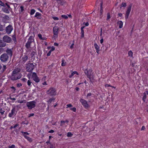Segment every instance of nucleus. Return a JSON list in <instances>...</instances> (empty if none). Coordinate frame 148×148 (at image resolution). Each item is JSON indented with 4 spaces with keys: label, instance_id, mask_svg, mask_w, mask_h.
Here are the masks:
<instances>
[{
    "label": "nucleus",
    "instance_id": "f257e3e1",
    "mask_svg": "<svg viewBox=\"0 0 148 148\" xmlns=\"http://www.w3.org/2000/svg\"><path fill=\"white\" fill-rule=\"evenodd\" d=\"M46 92L48 95L50 96H55L56 95V90L53 87H51L49 88Z\"/></svg>",
    "mask_w": 148,
    "mask_h": 148
},
{
    "label": "nucleus",
    "instance_id": "f03ea898",
    "mask_svg": "<svg viewBox=\"0 0 148 148\" xmlns=\"http://www.w3.org/2000/svg\"><path fill=\"white\" fill-rule=\"evenodd\" d=\"M34 68V65L32 63H27L26 64V69L27 72H32Z\"/></svg>",
    "mask_w": 148,
    "mask_h": 148
},
{
    "label": "nucleus",
    "instance_id": "7ed1b4c3",
    "mask_svg": "<svg viewBox=\"0 0 148 148\" xmlns=\"http://www.w3.org/2000/svg\"><path fill=\"white\" fill-rule=\"evenodd\" d=\"M18 108V106H15L11 110V112L10 113L8 114L9 117H13L14 116L16 115L17 111L16 109Z\"/></svg>",
    "mask_w": 148,
    "mask_h": 148
},
{
    "label": "nucleus",
    "instance_id": "20e7f679",
    "mask_svg": "<svg viewBox=\"0 0 148 148\" xmlns=\"http://www.w3.org/2000/svg\"><path fill=\"white\" fill-rule=\"evenodd\" d=\"M36 103V102L34 101L28 102L26 103V106L29 109H32L35 107Z\"/></svg>",
    "mask_w": 148,
    "mask_h": 148
},
{
    "label": "nucleus",
    "instance_id": "39448f33",
    "mask_svg": "<svg viewBox=\"0 0 148 148\" xmlns=\"http://www.w3.org/2000/svg\"><path fill=\"white\" fill-rule=\"evenodd\" d=\"M9 57L6 53H4L1 56L0 60L2 62H5L7 61Z\"/></svg>",
    "mask_w": 148,
    "mask_h": 148
},
{
    "label": "nucleus",
    "instance_id": "423d86ee",
    "mask_svg": "<svg viewBox=\"0 0 148 148\" xmlns=\"http://www.w3.org/2000/svg\"><path fill=\"white\" fill-rule=\"evenodd\" d=\"M80 101L85 108L87 109L90 107V105L88 103L87 101L85 100L81 99L80 100Z\"/></svg>",
    "mask_w": 148,
    "mask_h": 148
},
{
    "label": "nucleus",
    "instance_id": "0eeeda50",
    "mask_svg": "<svg viewBox=\"0 0 148 148\" xmlns=\"http://www.w3.org/2000/svg\"><path fill=\"white\" fill-rule=\"evenodd\" d=\"M21 77V75H18L16 74H14V73H12L10 78L12 80L14 81L20 79Z\"/></svg>",
    "mask_w": 148,
    "mask_h": 148
},
{
    "label": "nucleus",
    "instance_id": "6e6552de",
    "mask_svg": "<svg viewBox=\"0 0 148 148\" xmlns=\"http://www.w3.org/2000/svg\"><path fill=\"white\" fill-rule=\"evenodd\" d=\"M28 59V56L26 53H25V55H23L22 58H21L20 62L22 64H24L27 61Z\"/></svg>",
    "mask_w": 148,
    "mask_h": 148
},
{
    "label": "nucleus",
    "instance_id": "1a4fd4ad",
    "mask_svg": "<svg viewBox=\"0 0 148 148\" xmlns=\"http://www.w3.org/2000/svg\"><path fill=\"white\" fill-rule=\"evenodd\" d=\"M132 7V4H130L129 5V6L127 8L125 16V18L126 19H127L128 18L129 15L130 14V12L131 10Z\"/></svg>",
    "mask_w": 148,
    "mask_h": 148
},
{
    "label": "nucleus",
    "instance_id": "9d476101",
    "mask_svg": "<svg viewBox=\"0 0 148 148\" xmlns=\"http://www.w3.org/2000/svg\"><path fill=\"white\" fill-rule=\"evenodd\" d=\"M5 111L4 109H2L1 108H0V119H1V118H2L4 119L6 117V115L5 114Z\"/></svg>",
    "mask_w": 148,
    "mask_h": 148
},
{
    "label": "nucleus",
    "instance_id": "9b49d317",
    "mask_svg": "<svg viewBox=\"0 0 148 148\" xmlns=\"http://www.w3.org/2000/svg\"><path fill=\"white\" fill-rule=\"evenodd\" d=\"M32 77L33 80L36 82H38L40 81V79L37 76L36 74L34 72L32 73Z\"/></svg>",
    "mask_w": 148,
    "mask_h": 148
},
{
    "label": "nucleus",
    "instance_id": "f8f14e48",
    "mask_svg": "<svg viewBox=\"0 0 148 148\" xmlns=\"http://www.w3.org/2000/svg\"><path fill=\"white\" fill-rule=\"evenodd\" d=\"M13 49L12 48L11 49H9L8 48L6 51V54L9 56V57H11L13 54Z\"/></svg>",
    "mask_w": 148,
    "mask_h": 148
},
{
    "label": "nucleus",
    "instance_id": "ddd939ff",
    "mask_svg": "<svg viewBox=\"0 0 148 148\" xmlns=\"http://www.w3.org/2000/svg\"><path fill=\"white\" fill-rule=\"evenodd\" d=\"M13 29V28L12 26L10 25L6 27V31L7 33L9 34L11 33Z\"/></svg>",
    "mask_w": 148,
    "mask_h": 148
},
{
    "label": "nucleus",
    "instance_id": "4468645a",
    "mask_svg": "<svg viewBox=\"0 0 148 148\" xmlns=\"http://www.w3.org/2000/svg\"><path fill=\"white\" fill-rule=\"evenodd\" d=\"M85 73L86 74V73ZM87 77L89 78L90 81L91 82H93L94 80L93 75L91 74H89L88 71H87Z\"/></svg>",
    "mask_w": 148,
    "mask_h": 148
},
{
    "label": "nucleus",
    "instance_id": "2eb2a0df",
    "mask_svg": "<svg viewBox=\"0 0 148 148\" xmlns=\"http://www.w3.org/2000/svg\"><path fill=\"white\" fill-rule=\"evenodd\" d=\"M58 27L57 26H55L53 27V31L55 37L57 36L58 33Z\"/></svg>",
    "mask_w": 148,
    "mask_h": 148
},
{
    "label": "nucleus",
    "instance_id": "dca6fc26",
    "mask_svg": "<svg viewBox=\"0 0 148 148\" xmlns=\"http://www.w3.org/2000/svg\"><path fill=\"white\" fill-rule=\"evenodd\" d=\"M21 71V69L17 68L14 69L12 71V73H14V74H16L18 75H21V74L19 73Z\"/></svg>",
    "mask_w": 148,
    "mask_h": 148
},
{
    "label": "nucleus",
    "instance_id": "f3484780",
    "mask_svg": "<svg viewBox=\"0 0 148 148\" xmlns=\"http://www.w3.org/2000/svg\"><path fill=\"white\" fill-rule=\"evenodd\" d=\"M94 46L95 49L96 50V52L98 54L99 53L100 51V47L96 43H95Z\"/></svg>",
    "mask_w": 148,
    "mask_h": 148
},
{
    "label": "nucleus",
    "instance_id": "a211bd4d",
    "mask_svg": "<svg viewBox=\"0 0 148 148\" xmlns=\"http://www.w3.org/2000/svg\"><path fill=\"white\" fill-rule=\"evenodd\" d=\"M3 40L4 42L8 43H10L12 41L11 38H3Z\"/></svg>",
    "mask_w": 148,
    "mask_h": 148
},
{
    "label": "nucleus",
    "instance_id": "6ab92c4d",
    "mask_svg": "<svg viewBox=\"0 0 148 148\" xmlns=\"http://www.w3.org/2000/svg\"><path fill=\"white\" fill-rule=\"evenodd\" d=\"M2 40H0V47H3L6 46V43Z\"/></svg>",
    "mask_w": 148,
    "mask_h": 148
},
{
    "label": "nucleus",
    "instance_id": "aec40b11",
    "mask_svg": "<svg viewBox=\"0 0 148 148\" xmlns=\"http://www.w3.org/2000/svg\"><path fill=\"white\" fill-rule=\"evenodd\" d=\"M117 23L119 25V27L121 28L123 27V23L121 21H119Z\"/></svg>",
    "mask_w": 148,
    "mask_h": 148
},
{
    "label": "nucleus",
    "instance_id": "412c9836",
    "mask_svg": "<svg viewBox=\"0 0 148 148\" xmlns=\"http://www.w3.org/2000/svg\"><path fill=\"white\" fill-rule=\"evenodd\" d=\"M75 74H76L77 75H78V74H79L77 72H76V71H73V72H72L71 73V75L69 76V77L70 78L73 75H74Z\"/></svg>",
    "mask_w": 148,
    "mask_h": 148
},
{
    "label": "nucleus",
    "instance_id": "4be33fe9",
    "mask_svg": "<svg viewBox=\"0 0 148 148\" xmlns=\"http://www.w3.org/2000/svg\"><path fill=\"white\" fill-rule=\"evenodd\" d=\"M30 46V44L29 43V42H27L25 45V47L27 49H28Z\"/></svg>",
    "mask_w": 148,
    "mask_h": 148
},
{
    "label": "nucleus",
    "instance_id": "5701e85b",
    "mask_svg": "<svg viewBox=\"0 0 148 148\" xmlns=\"http://www.w3.org/2000/svg\"><path fill=\"white\" fill-rule=\"evenodd\" d=\"M3 10L4 12L6 13H9V9L6 8H3Z\"/></svg>",
    "mask_w": 148,
    "mask_h": 148
},
{
    "label": "nucleus",
    "instance_id": "b1692460",
    "mask_svg": "<svg viewBox=\"0 0 148 148\" xmlns=\"http://www.w3.org/2000/svg\"><path fill=\"white\" fill-rule=\"evenodd\" d=\"M147 95L144 92L143 93V99H142L143 100V101H144V102H145V99H146L147 98Z\"/></svg>",
    "mask_w": 148,
    "mask_h": 148
},
{
    "label": "nucleus",
    "instance_id": "393cba45",
    "mask_svg": "<svg viewBox=\"0 0 148 148\" xmlns=\"http://www.w3.org/2000/svg\"><path fill=\"white\" fill-rule=\"evenodd\" d=\"M84 27H81V34H82L81 37H84V31H83V29Z\"/></svg>",
    "mask_w": 148,
    "mask_h": 148
},
{
    "label": "nucleus",
    "instance_id": "a878e982",
    "mask_svg": "<svg viewBox=\"0 0 148 148\" xmlns=\"http://www.w3.org/2000/svg\"><path fill=\"white\" fill-rule=\"evenodd\" d=\"M133 53L131 51H130L128 52V55L129 56H130L131 57H132V58H133Z\"/></svg>",
    "mask_w": 148,
    "mask_h": 148
},
{
    "label": "nucleus",
    "instance_id": "bb28decb",
    "mask_svg": "<svg viewBox=\"0 0 148 148\" xmlns=\"http://www.w3.org/2000/svg\"><path fill=\"white\" fill-rule=\"evenodd\" d=\"M41 15L38 12H36V14L35 15V17H37V18H39L38 17L39 16H40Z\"/></svg>",
    "mask_w": 148,
    "mask_h": 148
},
{
    "label": "nucleus",
    "instance_id": "cd10ccee",
    "mask_svg": "<svg viewBox=\"0 0 148 148\" xmlns=\"http://www.w3.org/2000/svg\"><path fill=\"white\" fill-rule=\"evenodd\" d=\"M69 122V121L67 120H66L65 121H61V126L63 125V124L65 123H67Z\"/></svg>",
    "mask_w": 148,
    "mask_h": 148
},
{
    "label": "nucleus",
    "instance_id": "c85d7f7f",
    "mask_svg": "<svg viewBox=\"0 0 148 148\" xmlns=\"http://www.w3.org/2000/svg\"><path fill=\"white\" fill-rule=\"evenodd\" d=\"M55 99L54 98H51L49 99L48 101L47 102L51 103V102L53 101H54Z\"/></svg>",
    "mask_w": 148,
    "mask_h": 148
},
{
    "label": "nucleus",
    "instance_id": "c756f323",
    "mask_svg": "<svg viewBox=\"0 0 148 148\" xmlns=\"http://www.w3.org/2000/svg\"><path fill=\"white\" fill-rule=\"evenodd\" d=\"M34 41V40L33 38H29L27 42H29V43L31 44V43L33 42Z\"/></svg>",
    "mask_w": 148,
    "mask_h": 148
},
{
    "label": "nucleus",
    "instance_id": "7c9ffc66",
    "mask_svg": "<svg viewBox=\"0 0 148 148\" xmlns=\"http://www.w3.org/2000/svg\"><path fill=\"white\" fill-rule=\"evenodd\" d=\"M32 83V82L30 80H28L27 82V84L29 86H31Z\"/></svg>",
    "mask_w": 148,
    "mask_h": 148
},
{
    "label": "nucleus",
    "instance_id": "2f4dec72",
    "mask_svg": "<svg viewBox=\"0 0 148 148\" xmlns=\"http://www.w3.org/2000/svg\"><path fill=\"white\" fill-rule=\"evenodd\" d=\"M66 65V62H65V61L63 59L62 61V64L61 65L62 66H64Z\"/></svg>",
    "mask_w": 148,
    "mask_h": 148
},
{
    "label": "nucleus",
    "instance_id": "473e14b6",
    "mask_svg": "<svg viewBox=\"0 0 148 148\" xmlns=\"http://www.w3.org/2000/svg\"><path fill=\"white\" fill-rule=\"evenodd\" d=\"M4 27L0 24V31H2L4 29Z\"/></svg>",
    "mask_w": 148,
    "mask_h": 148
},
{
    "label": "nucleus",
    "instance_id": "72a5a7b5",
    "mask_svg": "<svg viewBox=\"0 0 148 148\" xmlns=\"http://www.w3.org/2000/svg\"><path fill=\"white\" fill-rule=\"evenodd\" d=\"M21 132L22 133V135L24 136V135H29V133L26 132H23L22 131Z\"/></svg>",
    "mask_w": 148,
    "mask_h": 148
},
{
    "label": "nucleus",
    "instance_id": "f704fd0d",
    "mask_svg": "<svg viewBox=\"0 0 148 148\" xmlns=\"http://www.w3.org/2000/svg\"><path fill=\"white\" fill-rule=\"evenodd\" d=\"M35 12H36V11L35 10H34V9L31 10V12H30V14L31 15H33V14H34Z\"/></svg>",
    "mask_w": 148,
    "mask_h": 148
},
{
    "label": "nucleus",
    "instance_id": "c9c22d12",
    "mask_svg": "<svg viewBox=\"0 0 148 148\" xmlns=\"http://www.w3.org/2000/svg\"><path fill=\"white\" fill-rule=\"evenodd\" d=\"M73 134L71 132H69L67 133V136L68 137H71L72 136Z\"/></svg>",
    "mask_w": 148,
    "mask_h": 148
},
{
    "label": "nucleus",
    "instance_id": "e433bc0d",
    "mask_svg": "<svg viewBox=\"0 0 148 148\" xmlns=\"http://www.w3.org/2000/svg\"><path fill=\"white\" fill-rule=\"evenodd\" d=\"M26 139H27L29 142H31L32 141V139L31 138H30L28 136L27 137V138Z\"/></svg>",
    "mask_w": 148,
    "mask_h": 148
},
{
    "label": "nucleus",
    "instance_id": "4c0bfd02",
    "mask_svg": "<svg viewBox=\"0 0 148 148\" xmlns=\"http://www.w3.org/2000/svg\"><path fill=\"white\" fill-rule=\"evenodd\" d=\"M61 17L65 19H67L68 18V16L65 15H61Z\"/></svg>",
    "mask_w": 148,
    "mask_h": 148
},
{
    "label": "nucleus",
    "instance_id": "58836bf2",
    "mask_svg": "<svg viewBox=\"0 0 148 148\" xmlns=\"http://www.w3.org/2000/svg\"><path fill=\"white\" fill-rule=\"evenodd\" d=\"M110 18V14L109 13H108L107 14V20L109 19Z\"/></svg>",
    "mask_w": 148,
    "mask_h": 148
},
{
    "label": "nucleus",
    "instance_id": "ea45409f",
    "mask_svg": "<svg viewBox=\"0 0 148 148\" xmlns=\"http://www.w3.org/2000/svg\"><path fill=\"white\" fill-rule=\"evenodd\" d=\"M52 18L54 20H59V18L56 17H54V16H52Z\"/></svg>",
    "mask_w": 148,
    "mask_h": 148
},
{
    "label": "nucleus",
    "instance_id": "a19ab883",
    "mask_svg": "<svg viewBox=\"0 0 148 148\" xmlns=\"http://www.w3.org/2000/svg\"><path fill=\"white\" fill-rule=\"evenodd\" d=\"M71 110L73 111L74 112H75L76 111V109L74 107L70 109Z\"/></svg>",
    "mask_w": 148,
    "mask_h": 148
},
{
    "label": "nucleus",
    "instance_id": "79ce46f5",
    "mask_svg": "<svg viewBox=\"0 0 148 148\" xmlns=\"http://www.w3.org/2000/svg\"><path fill=\"white\" fill-rule=\"evenodd\" d=\"M105 86L106 87H109V86H110V87H112V88H115L114 87V86H113L109 84H106L105 85Z\"/></svg>",
    "mask_w": 148,
    "mask_h": 148
},
{
    "label": "nucleus",
    "instance_id": "37998d69",
    "mask_svg": "<svg viewBox=\"0 0 148 148\" xmlns=\"http://www.w3.org/2000/svg\"><path fill=\"white\" fill-rule=\"evenodd\" d=\"M126 6V4L125 3H122L121 6L125 7Z\"/></svg>",
    "mask_w": 148,
    "mask_h": 148
},
{
    "label": "nucleus",
    "instance_id": "c03bdc74",
    "mask_svg": "<svg viewBox=\"0 0 148 148\" xmlns=\"http://www.w3.org/2000/svg\"><path fill=\"white\" fill-rule=\"evenodd\" d=\"M66 106L67 107V108H70V107H72V104H67L66 105Z\"/></svg>",
    "mask_w": 148,
    "mask_h": 148
},
{
    "label": "nucleus",
    "instance_id": "a18cd8bd",
    "mask_svg": "<svg viewBox=\"0 0 148 148\" xmlns=\"http://www.w3.org/2000/svg\"><path fill=\"white\" fill-rule=\"evenodd\" d=\"M25 101V100H22V101H20V100H18V102L19 103H22L24 102V101Z\"/></svg>",
    "mask_w": 148,
    "mask_h": 148
},
{
    "label": "nucleus",
    "instance_id": "49530a36",
    "mask_svg": "<svg viewBox=\"0 0 148 148\" xmlns=\"http://www.w3.org/2000/svg\"><path fill=\"white\" fill-rule=\"evenodd\" d=\"M34 115V113H31L29 114L28 117H29L33 116Z\"/></svg>",
    "mask_w": 148,
    "mask_h": 148
},
{
    "label": "nucleus",
    "instance_id": "de8ad7c7",
    "mask_svg": "<svg viewBox=\"0 0 148 148\" xmlns=\"http://www.w3.org/2000/svg\"><path fill=\"white\" fill-rule=\"evenodd\" d=\"M15 146L14 145H12L11 146H9V148H15Z\"/></svg>",
    "mask_w": 148,
    "mask_h": 148
},
{
    "label": "nucleus",
    "instance_id": "09e8293b",
    "mask_svg": "<svg viewBox=\"0 0 148 148\" xmlns=\"http://www.w3.org/2000/svg\"><path fill=\"white\" fill-rule=\"evenodd\" d=\"M92 95V94L91 93H88L87 95V97H89L91 96Z\"/></svg>",
    "mask_w": 148,
    "mask_h": 148
},
{
    "label": "nucleus",
    "instance_id": "8fccbe9b",
    "mask_svg": "<svg viewBox=\"0 0 148 148\" xmlns=\"http://www.w3.org/2000/svg\"><path fill=\"white\" fill-rule=\"evenodd\" d=\"M83 24L85 25V26H87L89 25V23L88 22H86V23H84Z\"/></svg>",
    "mask_w": 148,
    "mask_h": 148
},
{
    "label": "nucleus",
    "instance_id": "3c124183",
    "mask_svg": "<svg viewBox=\"0 0 148 148\" xmlns=\"http://www.w3.org/2000/svg\"><path fill=\"white\" fill-rule=\"evenodd\" d=\"M55 49V47H51V49L50 50V51H51V52H52V51H53Z\"/></svg>",
    "mask_w": 148,
    "mask_h": 148
},
{
    "label": "nucleus",
    "instance_id": "603ef678",
    "mask_svg": "<svg viewBox=\"0 0 148 148\" xmlns=\"http://www.w3.org/2000/svg\"><path fill=\"white\" fill-rule=\"evenodd\" d=\"M0 5L4 6V4L0 0Z\"/></svg>",
    "mask_w": 148,
    "mask_h": 148
},
{
    "label": "nucleus",
    "instance_id": "864d4df0",
    "mask_svg": "<svg viewBox=\"0 0 148 148\" xmlns=\"http://www.w3.org/2000/svg\"><path fill=\"white\" fill-rule=\"evenodd\" d=\"M18 125H19L18 124H16L14 125V126L13 127V128H16L17 127Z\"/></svg>",
    "mask_w": 148,
    "mask_h": 148
},
{
    "label": "nucleus",
    "instance_id": "5fc2aeb1",
    "mask_svg": "<svg viewBox=\"0 0 148 148\" xmlns=\"http://www.w3.org/2000/svg\"><path fill=\"white\" fill-rule=\"evenodd\" d=\"M22 86V85L21 83H18L17 84V86L18 87H19Z\"/></svg>",
    "mask_w": 148,
    "mask_h": 148
},
{
    "label": "nucleus",
    "instance_id": "6e6d98bb",
    "mask_svg": "<svg viewBox=\"0 0 148 148\" xmlns=\"http://www.w3.org/2000/svg\"><path fill=\"white\" fill-rule=\"evenodd\" d=\"M51 51H49V52H48V53H47V56H50L51 55Z\"/></svg>",
    "mask_w": 148,
    "mask_h": 148
},
{
    "label": "nucleus",
    "instance_id": "4d7b16f0",
    "mask_svg": "<svg viewBox=\"0 0 148 148\" xmlns=\"http://www.w3.org/2000/svg\"><path fill=\"white\" fill-rule=\"evenodd\" d=\"M145 126H142V128H141V130H145Z\"/></svg>",
    "mask_w": 148,
    "mask_h": 148
},
{
    "label": "nucleus",
    "instance_id": "13d9d810",
    "mask_svg": "<svg viewBox=\"0 0 148 148\" xmlns=\"http://www.w3.org/2000/svg\"><path fill=\"white\" fill-rule=\"evenodd\" d=\"M20 9H21V12H22L24 10L23 7V6H21L20 7Z\"/></svg>",
    "mask_w": 148,
    "mask_h": 148
},
{
    "label": "nucleus",
    "instance_id": "bf43d9fd",
    "mask_svg": "<svg viewBox=\"0 0 148 148\" xmlns=\"http://www.w3.org/2000/svg\"><path fill=\"white\" fill-rule=\"evenodd\" d=\"M54 132V131L52 130H51L49 132V133H53Z\"/></svg>",
    "mask_w": 148,
    "mask_h": 148
},
{
    "label": "nucleus",
    "instance_id": "052dcab7",
    "mask_svg": "<svg viewBox=\"0 0 148 148\" xmlns=\"http://www.w3.org/2000/svg\"><path fill=\"white\" fill-rule=\"evenodd\" d=\"M11 88L13 89V90L14 91V92L15 91L16 89H15V88L14 86H12V87H11Z\"/></svg>",
    "mask_w": 148,
    "mask_h": 148
},
{
    "label": "nucleus",
    "instance_id": "680f3d73",
    "mask_svg": "<svg viewBox=\"0 0 148 148\" xmlns=\"http://www.w3.org/2000/svg\"><path fill=\"white\" fill-rule=\"evenodd\" d=\"M3 71H4L6 69V66L5 65H4L3 66Z\"/></svg>",
    "mask_w": 148,
    "mask_h": 148
},
{
    "label": "nucleus",
    "instance_id": "e2e57ef3",
    "mask_svg": "<svg viewBox=\"0 0 148 148\" xmlns=\"http://www.w3.org/2000/svg\"><path fill=\"white\" fill-rule=\"evenodd\" d=\"M22 80L23 82H26L27 80V79L25 78H23L22 79Z\"/></svg>",
    "mask_w": 148,
    "mask_h": 148
},
{
    "label": "nucleus",
    "instance_id": "0e129e2a",
    "mask_svg": "<svg viewBox=\"0 0 148 148\" xmlns=\"http://www.w3.org/2000/svg\"><path fill=\"white\" fill-rule=\"evenodd\" d=\"M74 45V43H73L72 44L71 46L70 47V48L71 49H72L73 48V46Z\"/></svg>",
    "mask_w": 148,
    "mask_h": 148
},
{
    "label": "nucleus",
    "instance_id": "69168bd1",
    "mask_svg": "<svg viewBox=\"0 0 148 148\" xmlns=\"http://www.w3.org/2000/svg\"><path fill=\"white\" fill-rule=\"evenodd\" d=\"M9 99H10L11 100H16V99L14 98H12L11 97H9Z\"/></svg>",
    "mask_w": 148,
    "mask_h": 148
},
{
    "label": "nucleus",
    "instance_id": "338daca9",
    "mask_svg": "<svg viewBox=\"0 0 148 148\" xmlns=\"http://www.w3.org/2000/svg\"><path fill=\"white\" fill-rule=\"evenodd\" d=\"M118 16L119 17H121L122 16V14L121 13L118 14Z\"/></svg>",
    "mask_w": 148,
    "mask_h": 148
},
{
    "label": "nucleus",
    "instance_id": "774afa93",
    "mask_svg": "<svg viewBox=\"0 0 148 148\" xmlns=\"http://www.w3.org/2000/svg\"><path fill=\"white\" fill-rule=\"evenodd\" d=\"M42 84H43V85H47V83H46V82H44L42 83Z\"/></svg>",
    "mask_w": 148,
    "mask_h": 148
}]
</instances>
